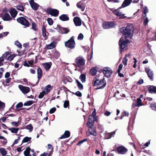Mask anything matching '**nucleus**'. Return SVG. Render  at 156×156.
Returning <instances> with one entry per match:
<instances>
[{"instance_id":"nucleus-1","label":"nucleus","mask_w":156,"mask_h":156,"mask_svg":"<svg viewBox=\"0 0 156 156\" xmlns=\"http://www.w3.org/2000/svg\"><path fill=\"white\" fill-rule=\"evenodd\" d=\"M120 30L125 37L131 39L133 35L134 27L132 24L129 23L126 27H123L120 28Z\"/></svg>"},{"instance_id":"nucleus-2","label":"nucleus","mask_w":156,"mask_h":156,"mask_svg":"<svg viewBox=\"0 0 156 156\" xmlns=\"http://www.w3.org/2000/svg\"><path fill=\"white\" fill-rule=\"evenodd\" d=\"M92 83L94 86L98 87L96 89H103L106 84V81L104 77L100 79H99L98 77L93 79Z\"/></svg>"},{"instance_id":"nucleus-3","label":"nucleus","mask_w":156,"mask_h":156,"mask_svg":"<svg viewBox=\"0 0 156 156\" xmlns=\"http://www.w3.org/2000/svg\"><path fill=\"white\" fill-rule=\"evenodd\" d=\"M27 19V18L25 16V17H20L16 19V21L21 25L28 27L30 26V23Z\"/></svg>"},{"instance_id":"nucleus-4","label":"nucleus","mask_w":156,"mask_h":156,"mask_svg":"<svg viewBox=\"0 0 156 156\" xmlns=\"http://www.w3.org/2000/svg\"><path fill=\"white\" fill-rule=\"evenodd\" d=\"M74 36L72 37L69 39L65 42V45L71 49L74 48L75 47V42L74 40Z\"/></svg>"},{"instance_id":"nucleus-5","label":"nucleus","mask_w":156,"mask_h":156,"mask_svg":"<svg viewBox=\"0 0 156 156\" xmlns=\"http://www.w3.org/2000/svg\"><path fill=\"white\" fill-rule=\"evenodd\" d=\"M102 71L104 74V76L107 78L110 77L113 73L112 70L110 68L108 67H104Z\"/></svg>"},{"instance_id":"nucleus-6","label":"nucleus","mask_w":156,"mask_h":156,"mask_svg":"<svg viewBox=\"0 0 156 156\" xmlns=\"http://www.w3.org/2000/svg\"><path fill=\"white\" fill-rule=\"evenodd\" d=\"M85 60L82 57H78L75 59V62L76 65L80 68L81 67L85 64Z\"/></svg>"},{"instance_id":"nucleus-7","label":"nucleus","mask_w":156,"mask_h":156,"mask_svg":"<svg viewBox=\"0 0 156 156\" xmlns=\"http://www.w3.org/2000/svg\"><path fill=\"white\" fill-rule=\"evenodd\" d=\"M46 12L47 13L55 17L58 16L59 13V12L58 10L51 8L47 9Z\"/></svg>"},{"instance_id":"nucleus-8","label":"nucleus","mask_w":156,"mask_h":156,"mask_svg":"<svg viewBox=\"0 0 156 156\" xmlns=\"http://www.w3.org/2000/svg\"><path fill=\"white\" fill-rule=\"evenodd\" d=\"M129 42V40L127 39L124 41L123 39L121 38L119 41V45L120 48L122 50V51H123L126 46L127 45Z\"/></svg>"},{"instance_id":"nucleus-9","label":"nucleus","mask_w":156,"mask_h":156,"mask_svg":"<svg viewBox=\"0 0 156 156\" xmlns=\"http://www.w3.org/2000/svg\"><path fill=\"white\" fill-rule=\"evenodd\" d=\"M87 126L89 127V131L90 132V134L88 135L87 134V136H90V134L94 136H96L97 135V133L96 131V127L94 126V125L92 126Z\"/></svg>"},{"instance_id":"nucleus-10","label":"nucleus","mask_w":156,"mask_h":156,"mask_svg":"<svg viewBox=\"0 0 156 156\" xmlns=\"http://www.w3.org/2000/svg\"><path fill=\"white\" fill-rule=\"evenodd\" d=\"M18 87L20 90L24 94L28 93L30 91V88L28 87H25L21 85H19Z\"/></svg>"},{"instance_id":"nucleus-11","label":"nucleus","mask_w":156,"mask_h":156,"mask_svg":"<svg viewBox=\"0 0 156 156\" xmlns=\"http://www.w3.org/2000/svg\"><path fill=\"white\" fill-rule=\"evenodd\" d=\"M116 149L119 153L121 154H125L128 150L124 147L122 146L118 147L116 148Z\"/></svg>"},{"instance_id":"nucleus-12","label":"nucleus","mask_w":156,"mask_h":156,"mask_svg":"<svg viewBox=\"0 0 156 156\" xmlns=\"http://www.w3.org/2000/svg\"><path fill=\"white\" fill-rule=\"evenodd\" d=\"M102 26L104 29H108L113 27L114 26V22H106L103 23Z\"/></svg>"},{"instance_id":"nucleus-13","label":"nucleus","mask_w":156,"mask_h":156,"mask_svg":"<svg viewBox=\"0 0 156 156\" xmlns=\"http://www.w3.org/2000/svg\"><path fill=\"white\" fill-rule=\"evenodd\" d=\"M58 30L59 32L61 34H67L70 31L69 29L67 28H64L61 27L60 26L58 25Z\"/></svg>"},{"instance_id":"nucleus-14","label":"nucleus","mask_w":156,"mask_h":156,"mask_svg":"<svg viewBox=\"0 0 156 156\" xmlns=\"http://www.w3.org/2000/svg\"><path fill=\"white\" fill-rule=\"evenodd\" d=\"M29 2L31 8L34 10L36 11L38 9V7L40 6L38 4L35 2L33 0H30Z\"/></svg>"},{"instance_id":"nucleus-15","label":"nucleus","mask_w":156,"mask_h":156,"mask_svg":"<svg viewBox=\"0 0 156 156\" xmlns=\"http://www.w3.org/2000/svg\"><path fill=\"white\" fill-rule=\"evenodd\" d=\"M145 71L150 79L152 81L153 80L154 73L152 71H150V69L148 68H145Z\"/></svg>"},{"instance_id":"nucleus-16","label":"nucleus","mask_w":156,"mask_h":156,"mask_svg":"<svg viewBox=\"0 0 156 156\" xmlns=\"http://www.w3.org/2000/svg\"><path fill=\"white\" fill-rule=\"evenodd\" d=\"M75 25L76 26H80L81 25L82 20L79 17H75L73 20Z\"/></svg>"},{"instance_id":"nucleus-17","label":"nucleus","mask_w":156,"mask_h":156,"mask_svg":"<svg viewBox=\"0 0 156 156\" xmlns=\"http://www.w3.org/2000/svg\"><path fill=\"white\" fill-rule=\"evenodd\" d=\"M122 8L121 7H120L118 9L114 10L113 8L110 9V11H111L114 15L120 17V16H121L122 12H119V10Z\"/></svg>"},{"instance_id":"nucleus-18","label":"nucleus","mask_w":156,"mask_h":156,"mask_svg":"<svg viewBox=\"0 0 156 156\" xmlns=\"http://www.w3.org/2000/svg\"><path fill=\"white\" fill-rule=\"evenodd\" d=\"M37 77L38 78V81L37 83H38L40 81V79L41 78L42 76L43 73L42 70L40 67H38L37 69Z\"/></svg>"},{"instance_id":"nucleus-19","label":"nucleus","mask_w":156,"mask_h":156,"mask_svg":"<svg viewBox=\"0 0 156 156\" xmlns=\"http://www.w3.org/2000/svg\"><path fill=\"white\" fill-rule=\"evenodd\" d=\"M9 13L12 17L15 18L18 12L14 8H12L9 10Z\"/></svg>"},{"instance_id":"nucleus-20","label":"nucleus","mask_w":156,"mask_h":156,"mask_svg":"<svg viewBox=\"0 0 156 156\" xmlns=\"http://www.w3.org/2000/svg\"><path fill=\"white\" fill-rule=\"evenodd\" d=\"M132 1V0H124L121 7L122 8H124L129 5Z\"/></svg>"},{"instance_id":"nucleus-21","label":"nucleus","mask_w":156,"mask_h":156,"mask_svg":"<svg viewBox=\"0 0 156 156\" xmlns=\"http://www.w3.org/2000/svg\"><path fill=\"white\" fill-rule=\"evenodd\" d=\"M150 87L148 88V90L151 94H156V86L151 85L149 86Z\"/></svg>"},{"instance_id":"nucleus-22","label":"nucleus","mask_w":156,"mask_h":156,"mask_svg":"<svg viewBox=\"0 0 156 156\" xmlns=\"http://www.w3.org/2000/svg\"><path fill=\"white\" fill-rule=\"evenodd\" d=\"M94 117L89 115L88 117V121L87 123L88 126H92L94 125Z\"/></svg>"},{"instance_id":"nucleus-23","label":"nucleus","mask_w":156,"mask_h":156,"mask_svg":"<svg viewBox=\"0 0 156 156\" xmlns=\"http://www.w3.org/2000/svg\"><path fill=\"white\" fill-rule=\"evenodd\" d=\"M70 136V132L69 131L66 130L64 134L60 137L59 138L62 139L69 137Z\"/></svg>"},{"instance_id":"nucleus-24","label":"nucleus","mask_w":156,"mask_h":156,"mask_svg":"<svg viewBox=\"0 0 156 156\" xmlns=\"http://www.w3.org/2000/svg\"><path fill=\"white\" fill-rule=\"evenodd\" d=\"M59 19L62 21H66L69 20V18L66 14H62L59 16Z\"/></svg>"},{"instance_id":"nucleus-25","label":"nucleus","mask_w":156,"mask_h":156,"mask_svg":"<svg viewBox=\"0 0 156 156\" xmlns=\"http://www.w3.org/2000/svg\"><path fill=\"white\" fill-rule=\"evenodd\" d=\"M46 27L44 25L42 26V35L45 38V39L46 40L47 38V36L46 35Z\"/></svg>"},{"instance_id":"nucleus-26","label":"nucleus","mask_w":156,"mask_h":156,"mask_svg":"<svg viewBox=\"0 0 156 156\" xmlns=\"http://www.w3.org/2000/svg\"><path fill=\"white\" fill-rule=\"evenodd\" d=\"M52 65V63L51 62H46L43 63V65L45 69L47 70H49L51 68Z\"/></svg>"},{"instance_id":"nucleus-27","label":"nucleus","mask_w":156,"mask_h":156,"mask_svg":"<svg viewBox=\"0 0 156 156\" xmlns=\"http://www.w3.org/2000/svg\"><path fill=\"white\" fill-rule=\"evenodd\" d=\"M115 131H113L110 133H107L105 134L104 138L106 139H108L112 137L113 135L115 134Z\"/></svg>"},{"instance_id":"nucleus-28","label":"nucleus","mask_w":156,"mask_h":156,"mask_svg":"<svg viewBox=\"0 0 156 156\" xmlns=\"http://www.w3.org/2000/svg\"><path fill=\"white\" fill-rule=\"evenodd\" d=\"M2 19L4 21H10L12 20V18L10 17L9 15L7 13L5 14Z\"/></svg>"},{"instance_id":"nucleus-29","label":"nucleus","mask_w":156,"mask_h":156,"mask_svg":"<svg viewBox=\"0 0 156 156\" xmlns=\"http://www.w3.org/2000/svg\"><path fill=\"white\" fill-rule=\"evenodd\" d=\"M30 148L29 147H27L26 150L24 152V154L25 156H31V155L30 154Z\"/></svg>"},{"instance_id":"nucleus-30","label":"nucleus","mask_w":156,"mask_h":156,"mask_svg":"<svg viewBox=\"0 0 156 156\" xmlns=\"http://www.w3.org/2000/svg\"><path fill=\"white\" fill-rule=\"evenodd\" d=\"M76 5L77 7L80 9L82 11H84L85 6L83 4H81V2H79Z\"/></svg>"},{"instance_id":"nucleus-31","label":"nucleus","mask_w":156,"mask_h":156,"mask_svg":"<svg viewBox=\"0 0 156 156\" xmlns=\"http://www.w3.org/2000/svg\"><path fill=\"white\" fill-rule=\"evenodd\" d=\"M97 67H94L90 69V72L92 76H95L97 72Z\"/></svg>"},{"instance_id":"nucleus-32","label":"nucleus","mask_w":156,"mask_h":156,"mask_svg":"<svg viewBox=\"0 0 156 156\" xmlns=\"http://www.w3.org/2000/svg\"><path fill=\"white\" fill-rule=\"evenodd\" d=\"M76 82L77 84V86L80 90H82L83 89V86L78 80H76Z\"/></svg>"},{"instance_id":"nucleus-33","label":"nucleus","mask_w":156,"mask_h":156,"mask_svg":"<svg viewBox=\"0 0 156 156\" xmlns=\"http://www.w3.org/2000/svg\"><path fill=\"white\" fill-rule=\"evenodd\" d=\"M8 129L12 133H16L19 130V128H16L15 127H12L8 128Z\"/></svg>"},{"instance_id":"nucleus-34","label":"nucleus","mask_w":156,"mask_h":156,"mask_svg":"<svg viewBox=\"0 0 156 156\" xmlns=\"http://www.w3.org/2000/svg\"><path fill=\"white\" fill-rule=\"evenodd\" d=\"M143 105V104L142 103V101L139 98H137L136 100V106L137 107H140V106H141Z\"/></svg>"},{"instance_id":"nucleus-35","label":"nucleus","mask_w":156,"mask_h":156,"mask_svg":"<svg viewBox=\"0 0 156 156\" xmlns=\"http://www.w3.org/2000/svg\"><path fill=\"white\" fill-rule=\"evenodd\" d=\"M80 79L81 80L82 83H84L86 81V75L85 74H82L79 77Z\"/></svg>"},{"instance_id":"nucleus-36","label":"nucleus","mask_w":156,"mask_h":156,"mask_svg":"<svg viewBox=\"0 0 156 156\" xmlns=\"http://www.w3.org/2000/svg\"><path fill=\"white\" fill-rule=\"evenodd\" d=\"M129 115V114L128 112L124 111L123 112H122L121 116L119 117L120 118V119H122L123 117L124 116L128 117Z\"/></svg>"},{"instance_id":"nucleus-37","label":"nucleus","mask_w":156,"mask_h":156,"mask_svg":"<svg viewBox=\"0 0 156 156\" xmlns=\"http://www.w3.org/2000/svg\"><path fill=\"white\" fill-rule=\"evenodd\" d=\"M46 47L48 49H50L55 48V44L54 43L52 42L50 44L47 45H46Z\"/></svg>"},{"instance_id":"nucleus-38","label":"nucleus","mask_w":156,"mask_h":156,"mask_svg":"<svg viewBox=\"0 0 156 156\" xmlns=\"http://www.w3.org/2000/svg\"><path fill=\"white\" fill-rule=\"evenodd\" d=\"M52 89V87L50 84L46 86L45 87V90H46V92L47 93L49 92Z\"/></svg>"},{"instance_id":"nucleus-39","label":"nucleus","mask_w":156,"mask_h":156,"mask_svg":"<svg viewBox=\"0 0 156 156\" xmlns=\"http://www.w3.org/2000/svg\"><path fill=\"white\" fill-rule=\"evenodd\" d=\"M0 152L2 156H5L7 154V151H6L5 149L4 148H0Z\"/></svg>"},{"instance_id":"nucleus-40","label":"nucleus","mask_w":156,"mask_h":156,"mask_svg":"<svg viewBox=\"0 0 156 156\" xmlns=\"http://www.w3.org/2000/svg\"><path fill=\"white\" fill-rule=\"evenodd\" d=\"M31 139V137H28L27 136L25 137L23 139L22 141V143L28 142V141H30Z\"/></svg>"},{"instance_id":"nucleus-41","label":"nucleus","mask_w":156,"mask_h":156,"mask_svg":"<svg viewBox=\"0 0 156 156\" xmlns=\"http://www.w3.org/2000/svg\"><path fill=\"white\" fill-rule=\"evenodd\" d=\"M16 8L17 10L21 11L23 12L24 11V7L22 5H17L16 6Z\"/></svg>"},{"instance_id":"nucleus-42","label":"nucleus","mask_w":156,"mask_h":156,"mask_svg":"<svg viewBox=\"0 0 156 156\" xmlns=\"http://www.w3.org/2000/svg\"><path fill=\"white\" fill-rule=\"evenodd\" d=\"M25 128L29 130L30 132H31L33 129V127L31 124H30L29 125L26 126H25Z\"/></svg>"},{"instance_id":"nucleus-43","label":"nucleus","mask_w":156,"mask_h":156,"mask_svg":"<svg viewBox=\"0 0 156 156\" xmlns=\"http://www.w3.org/2000/svg\"><path fill=\"white\" fill-rule=\"evenodd\" d=\"M127 55H126L123 58L122 62L125 66H126L127 65L128 59H127Z\"/></svg>"},{"instance_id":"nucleus-44","label":"nucleus","mask_w":156,"mask_h":156,"mask_svg":"<svg viewBox=\"0 0 156 156\" xmlns=\"http://www.w3.org/2000/svg\"><path fill=\"white\" fill-rule=\"evenodd\" d=\"M34 102L33 101H27L24 104V106H29L32 105Z\"/></svg>"},{"instance_id":"nucleus-45","label":"nucleus","mask_w":156,"mask_h":156,"mask_svg":"<svg viewBox=\"0 0 156 156\" xmlns=\"http://www.w3.org/2000/svg\"><path fill=\"white\" fill-rule=\"evenodd\" d=\"M69 106V101L68 100H66L64 102L63 107L64 108H66Z\"/></svg>"},{"instance_id":"nucleus-46","label":"nucleus","mask_w":156,"mask_h":156,"mask_svg":"<svg viewBox=\"0 0 156 156\" xmlns=\"http://www.w3.org/2000/svg\"><path fill=\"white\" fill-rule=\"evenodd\" d=\"M46 94V93L44 91H43L42 92H41L38 95V98H42L44 95Z\"/></svg>"},{"instance_id":"nucleus-47","label":"nucleus","mask_w":156,"mask_h":156,"mask_svg":"<svg viewBox=\"0 0 156 156\" xmlns=\"http://www.w3.org/2000/svg\"><path fill=\"white\" fill-rule=\"evenodd\" d=\"M151 107L152 110L156 111V103H152L151 104Z\"/></svg>"},{"instance_id":"nucleus-48","label":"nucleus","mask_w":156,"mask_h":156,"mask_svg":"<svg viewBox=\"0 0 156 156\" xmlns=\"http://www.w3.org/2000/svg\"><path fill=\"white\" fill-rule=\"evenodd\" d=\"M23 105L22 102H20L18 103L16 105V108L18 109V110L19 111L18 108L23 107Z\"/></svg>"},{"instance_id":"nucleus-49","label":"nucleus","mask_w":156,"mask_h":156,"mask_svg":"<svg viewBox=\"0 0 156 156\" xmlns=\"http://www.w3.org/2000/svg\"><path fill=\"white\" fill-rule=\"evenodd\" d=\"M87 141V138L83 140L80 141L76 145L77 146H80L84 142Z\"/></svg>"},{"instance_id":"nucleus-50","label":"nucleus","mask_w":156,"mask_h":156,"mask_svg":"<svg viewBox=\"0 0 156 156\" xmlns=\"http://www.w3.org/2000/svg\"><path fill=\"white\" fill-rule=\"evenodd\" d=\"M20 122L19 121H18L17 122H12L11 123V124L13 126H15L16 127H18L20 124Z\"/></svg>"},{"instance_id":"nucleus-51","label":"nucleus","mask_w":156,"mask_h":156,"mask_svg":"<svg viewBox=\"0 0 156 156\" xmlns=\"http://www.w3.org/2000/svg\"><path fill=\"white\" fill-rule=\"evenodd\" d=\"M32 28L35 31H37L38 30L37 28H36V24L34 22H33L32 23Z\"/></svg>"},{"instance_id":"nucleus-52","label":"nucleus","mask_w":156,"mask_h":156,"mask_svg":"<svg viewBox=\"0 0 156 156\" xmlns=\"http://www.w3.org/2000/svg\"><path fill=\"white\" fill-rule=\"evenodd\" d=\"M15 55L14 54L11 55L10 56H9V57L7 59V60H8L11 61L15 57Z\"/></svg>"},{"instance_id":"nucleus-53","label":"nucleus","mask_w":156,"mask_h":156,"mask_svg":"<svg viewBox=\"0 0 156 156\" xmlns=\"http://www.w3.org/2000/svg\"><path fill=\"white\" fill-rule=\"evenodd\" d=\"M73 93L79 97H81L82 96V93L79 91H77L75 93Z\"/></svg>"},{"instance_id":"nucleus-54","label":"nucleus","mask_w":156,"mask_h":156,"mask_svg":"<svg viewBox=\"0 0 156 156\" xmlns=\"http://www.w3.org/2000/svg\"><path fill=\"white\" fill-rule=\"evenodd\" d=\"M47 21L48 24L50 25H51L53 24V20L51 18H48L47 19Z\"/></svg>"},{"instance_id":"nucleus-55","label":"nucleus","mask_w":156,"mask_h":156,"mask_svg":"<svg viewBox=\"0 0 156 156\" xmlns=\"http://www.w3.org/2000/svg\"><path fill=\"white\" fill-rule=\"evenodd\" d=\"M148 22H149L148 19L147 17H146L145 18V19L144 20L143 22V23H144V25L145 26H146V25H147V24Z\"/></svg>"},{"instance_id":"nucleus-56","label":"nucleus","mask_w":156,"mask_h":156,"mask_svg":"<svg viewBox=\"0 0 156 156\" xmlns=\"http://www.w3.org/2000/svg\"><path fill=\"white\" fill-rule=\"evenodd\" d=\"M10 54L9 52V51H7L5 52L4 54L1 57L4 58V59L5 58H6L7 57V56L9 55Z\"/></svg>"},{"instance_id":"nucleus-57","label":"nucleus","mask_w":156,"mask_h":156,"mask_svg":"<svg viewBox=\"0 0 156 156\" xmlns=\"http://www.w3.org/2000/svg\"><path fill=\"white\" fill-rule=\"evenodd\" d=\"M83 37V35L82 33H80L78 35V39L79 40H82Z\"/></svg>"},{"instance_id":"nucleus-58","label":"nucleus","mask_w":156,"mask_h":156,"mask_svg":"<svg viewBox=\"0 0 156 156\" xmlns=\"http://www.w3.org/2000/svg\"><path fill=\"white\" fill-rule=\"evenodd\" d=\"M15 44L17 45L19 48H22V44L18 41H15Z\"/></svg>"},{"instance_id":"nucleus-59","label":"nucleus","mask_w":156,"mask_h":156,"mask_svg":"<svg viewBox=\"0 0 156 156\" xmlns=\"http://www.w3.org/2000/svg\"><path fill=\"white\" fill-rule=\"evenodd\" d=\"M56 110V108L55 107L51 108L49 111V113L50 114H52L54 113Z\"/></svg>"},{"instance_id":"nucleus-60","label":"nucleus","mask_w":156,"mask_h":156,"mask_svg":"<svg viewBox=\"0 0 156 156\" xmlns=\"http://www.w3.org/2000/svg\"><path fill=\"white\" fill-rule=\"evenodd\" d=\"M123 67V65L122 64H120L119 66L118 69L117 71V72H120L122 69Z\"/></svg>"},{"instance_id":"nucleus-61","label":"nucleus","mask_w":156,"mask_h":156,"mask_svg":"<svg viewBox=\"0 0 156 156\" xmlns=\"http://www.w3.org/2000/svg\"><path fill=\"white\" fill-rule=\"evenodd\" d=\"M5 103L0 101V108H2L3 109L5 107Z\"/></svg>"},{"instance_id":"nucleus-62","label":"nucleus","mask_w":156,"mask_h":156,"mask_svg":"<svg viewBox=\"0 0 156 156\" xmlns=\"http://www.w3.org/2000/svg\"><path fill=\"white\" fill-rule=\"evenodd\" d=\"M23 65L25 66H27V67H29L30 66L27 63L26 61L23 62Z\"/></svg>"},{"instance_id":"nucleus-63","label":"nucleus","mask_w":156,"mask_h":156,"mask_svg":"<svg viewBox=\"0 0 156 156\" xmlns=\"http://www.w3.org/2000/svg\"><path fill=\"white\" fill-rule=\"evenodd\" d=\"M4 61V58L0 57V66L3 65V64L2 63Z\"/></svg>"},{"instance_id":"nucleus-64","label":"nucleus","mask_w":156,"mask_h":156,"mask_svg":"<svg viewBox=\"0 0 156 156\" xmlns=\"http://www.w3.org/2000/svg\"><path fill=\"white\" fill-rule=\"evenodd\" d=\"M96 110L95 109H94V110L92 112V113L91 115H90L92 116V117H94L96 116Z\"/></svg>"}]
</instances>
